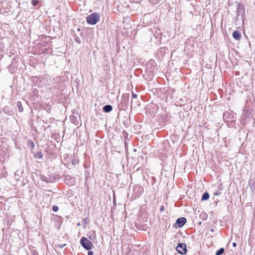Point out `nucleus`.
Here are the masks:
<instances>
[{
  "label": "nucleus",
  "instance_id": "obj_1",
  "mask_svg": "<svg viewBox=\"0 0 255 255\" xmlns=\"http://www.w3.org/2000/svg\"><path fill=\"white\" fill-rule=\"evenodd\" d=\"M100 15L98 13L94 12L86 17L87 22L91 25L96 24L100 20Z\"/></svg>",
  "mask_w": 255,
  "mask_h": 255
},
{
  "label": "nucleus",
  "instance_id": "obj_2",
  "mask_svg": "<svg viewBox=\"0 0 255 255\" xmlns=\"http://www.w3.org/2000/svg\"><path fill=\"white\" fill-rule=\"evenodd\" d=\"M129 99V94L128 93L124 94L122 97L121 102L120 103V105L121 106V108L126 110L128 106V101Z\"/></svg>",
  "mask_w": 255,
  "mask_h": 255
},
{
  "label": "nucleus",
  "instance_id": "obj_3",
  "mask_svg": "<svg viewBox=\"0 0 255 255\" xmlns=\"http://www.w3.org/2000/svg\"><path fill=\"white\" fill-rule=\"evenodd\" d=\"M11 6L7 2L0 3V13L5 15L11 11Z\"/></svg>",
  "mask_w": 255,
  "mask_h": 255
},
{
  "label": "nucleus",
  "instance_id": "obj_4",
  "mask_svg": "<svg viewBox=\"0 0 255 255\" xmlns=\"http://www.w3.org/2000/svg\"><path fill=\"white\" fill-rule=\"evenodd\" d=\"M80 242L81 246L87 250H90L93 247L92 243L84 237L81 239Z\"/></svg>",
  "mask_w": 255,
  "mask_h": 255
},
{
  "label": "nucleus",
  "instance_id": "obj_5",
  "mask_svg": "<svg viewBox=\"0 0 255 255\" xmlns=\"http://www.w3.org/2000/svg\"><path fill=\"white\" fill-rule=\"evenodd\" d=\"M236 12V18L238 19L239 17L241 15L242 18L243 19L245 12V6L241 3H238L237 7Z\"/></svg>",
  "mask_w": 255,
  "mask_h": 255
},
{
  "label": "nucleus",
  "instance_id": "obj_6",
  "mask_svg": "<svg viewBox=\"0 0 255 255\" xmlns=\"http://www.w3.org/2000/svg\"><path fill=\"white\" fill-rule=\"evenodd\" d=\"M176 250L179 253L183 255L187 252L186 245L185 244L179 243Z\"/></svg>",
  "mask_w": 255,
  "mask_h": 255
},
{
  "label": "nucleus",
  "instance_id": "obj_7",
  "mask_svg": "<svg viewBox=\"0 0 255 255\" xmlns=\"http://www.w3.org/2000/svg\"><path fill=\"white\" fill-rule=\"evenodd\" d=\"M65 182L69 186L73 185L75 183V179L70 175L65 176Z\"/></svg>",
  "mask_w": 255,
  "mask_h": 255
},
{
  "label": "nucleus",
  "instance_id": "obj_8",
  "mask_svg": "<svg viewBox=\"0 0 255 255\" xmlns=\"http://www.w3.org/2000/svg\"><path fill=\"white\" fill-rule=\"evenodd\" d=\"M186 222V219L184 217H181L177 219L176 224L178 225L179 228L183 227Z\"/></svg>",
  "mask_w": 255,
  "mask_h": 255
},
{
  "label": "nucleus",
  "instance_id": "obj_9",
  "mask_svg": "<svg viewBox=\"0 0 255 255\" xmlns=\"http://www.w3.org/2000/svg\"><path fill=\"white\" fill-rule=\"evenodd\" d=\"M137 97V94L134 93H132V99H131V105H130V107L131 108H132V107H133L134 108L139 106L140 105L139 104V102H135V104H133V99H136Z\"/></svg>",
  "mask_w": 255,
  "mask_h": 255
},
{
  "label": "nucleus",
  "instance_id": "obj_10",
  "mask_svg": "<svg viewBox=\"0 0 255 255\" xmlns=\"http://www.w3.org/2000/svg\"><path fill=\"white\" fill-rule=\"evenodd\" d=\"M233 37L236 40H240L242 37L241 33L239 31H234L233 33Z\"/></svg>",
  "mask_w": 255,
  "mask_h": 255
},
{
  "label": "nucleus",
  "instance_id": "obj_11",
  "mask_svg": "<svg viewBox=\"0 0 255 255\" xmlns=\"http://www.w3.org/2000/svg\"><path fill=\"white\" fill-rule=\"evenodd\" d=\"M227 120H229L228 121V122H229V121H234V116L232 115H230V114L227 113H224L223 114V119L225 120H227Z\"/></svg>",
  "mask_w": 255,
  "mask_h": 255
},
{
  "label": "nucleus",
  "instance_id": "obj_12",
  "mask_svg": "<svg viewBox=\"0 0 255 255\" xmlns=\"http://www.w3.org/2000/svg\"><path fill=\"white\" fill-rule=\"evenodd\" d=\"M70 120L71 123H73L75 125H78L79 122L77 116L74 115L71 116L70 117Z\"/></svg>",
  "mask_w": 255,
  "mask_h": 255
},
{
  "label": "nucleus",
  "instance_id": "obj_13",
  "mask_svg": "<svg viewBox=\"0 0 255 255\" xmlns=\"http://www.w3.org/2000/svg\"><path fill=\"white\" fill-rule=\"evenodd\" d=\"M128 133L126 130H124L122 132V137L124 138V139L125 140V141H124L125 146H126V144L127 143V140L128 139Z\"/></svg>",
  "mask_w": 255,
  "mask_h": 255
},
{
  "label": "nucleus",
  "instance_id": "obj_14",
  "mask_svg": "<svg viewBox=\"0 0 255 255\" xmlns=\"http://www.w3.org/2000/svg\"><path fill=\"white\" fill-rule=\"evenodd\" d=\"M103 109V111L105 112H106V113H109V112H110L111 111H112L113 107L110 105H107L104 106Z\"/></svg>",
  "mask_w": 255,
  "mask_h": 255
},
{
  "label": "nucleus",
  "instance_id": "obj_15",
  "mask_svg": "<svg viewBox=\"0 0 255 255\" xmlns=\"http://www.w3.org/2000/svg\"><path fill=\"white\" fill-rule=\"evenodd\" d=\"M250 114V111L249 110H246L244 111L242 116L243 120H246L247 119H248L249 118Z\"/></svg>",
  "mask_w": 255,
  "mask_h": 255
},
{
  "label": "nucleus",
  "instance_id": "obj_16",
  "mask_svg": "<svg viewBox=\"0 0 255 255\" xmlns=\"http://www.w3.org/2000/svg\"><path fill=\"white\" fill-rule=\"evenodd\" d=\"M27 146L32 151L35 147V144L33 141L29 140L27 141Z\"/></svg>",
  "mask_w": 255,
  "mask_h": 255
},
{
  "label": "nucleus",
  "instance_id": "obj_17",
  "mask_svg": "<svg viewBox=\"0 0 255 255\" xmlns=\"http://www.w3.org/2000/svg\"><path fill=\"white\" fill-rule=\"evenodd\" d=\"M2 111L5 114L8 115H11V111L10 109L7 106H5L3 109H2Z\"/></svg>",
  "mask_w": 255,
  "mask_h": 255
},
{
  "label": "nucleus",
  "instance_id": "obj_18",
  "mask_svg": "<svg viewBox=\"0 0 255 255\" xmlns=\"http://www.w3.org/2000/svg\"><path fill=\"white\" fill-rule=\"evenodd\" d=\"M43 157V154L41 151H38L34 153V158L40 159Z\"/></svg>",
  "mask_w": 255,
  "mask_h": 255
},
{
  "label": "nucleus",
  "instance_id": "obj_19",
  "mask_svg": "<svg viewBox=\"0 0 255 255\" xmlns=\"http://www.w3.org/2000/svg\"><path fill=\"white\" fill-rule=\"evenodd\" d=\"M209 198V194L208 192H206L203 194L202 198H201V200L202 201H205V200H208Z\"/></svg>",
  "mask_w": 255,
  "mask_h": 255
},
{
  "label": "nucleus",
  "instance_id": "obj_20",
  "mask_svg": "<svg viewBox=\"0 0 255 255\" xmlns=\"http://www.w3.org/2000/svg\"><path fill=\"white\" fill-rule=\"evenodd\" d=\"M30 255H38V253L33 247L30 248Z\"/></svg>",
  "mask_w": 255,
  "mask_h": 255
},
{
  "label": "nucleus",
  "instance_id": "obj_21",
  "mask_svg": "<svg viewBox=\"0 0 255 255\" xmlns=\"http://www.w3.org/2000/svg\"><path fill=\"white\" fill-rule=\"evenodd\" d=\"M16 106L18 109V110L20 112H22L23 110V107L22 106V104L20 102H18L16 103Z\"/></svg>",
  "mask_w": 255,
  "mask_h": 255
},
{
  "label": "nucleus",
  "instance_id": "obj_22",
  "mask_svg": "<svg viewBox=\"0 0 255 255\" xmlns=\"http://www.w3.org/2000/svg\"><path fill=\"white\" fill-rule=\"evenodd\" d=\"M224 249L223 248H221L216 252V255H221L224 253Z\"/></svg>",
  "mask_w": 255,
  "mask_h": 255
},
{
  "label": "nucleus",
  "instance_id": "obj_23",
  "mask_svg": "<svg viewBox=\"0 0 255 255\" xmlns=\"http://www.w3.org/2000/svg\"><path fill=\"white\" fill-rule=\"evenodd\" d=\"M82 224L84 226V228H86L87 225L88 224V221L87 220V218H86V219H83L82 220Z\"/></svg>",
  "mask_w": 255,
  "mask_h": 255
},
{
  "label": "nucleus",
  "instance_id": "obj_24",
  "mask_svg": "<svg viewBox=\"0 0 255 255\" xmlns=\"http://www.w3.org/2000/svg\"><path fill=\"white\" fill-rule=\"evenodd\" d=\"M152 4H156L159 3L161 0H148Z\"/></svg>",
  "mask_w": 255,
  "mask_h": 255
},
{
  "label": "nucleus",
  "instance_id": "obj_25",
  "mask_svg": "<svg viewBox=\"0 0 255 255\" xmlns=\"http://www.w3.org/2000/svg\"><path fill=\"white\" fill-rule=\"evenodd\" d=\"M136 189H138V191L139 192V195H140L143 191V188L140 186L136 187L134 188V191H135Z\"/></svg>",
  "mask_w": 255,
  "mask_h": 255
},
{
  "label": "nucleus",
  "instance_id": "obj_26",
  "mask_svg": "<svg viewBox=\"0 0 255 255\" xmlns=\"http://www.w3.org/2000/svg\"><path fill=\"white\" fill-rule=\"evenodd\" d=\"M41 179L43 181H44L47 183L51 182L50 181H49V178L45 177L44 176H42L41 177Z\"/></svg>",
  "mask_w": 255,
  "mask_h": 255
},
{
  "label": "nucleus",
  "instance_id": "obj_27",
  "mask_svg": "<svg viewBox=\"0 0 255 255\" xmlns=\"http://www.w3.org/2000/svg\"><path fill=\"white\" fill-rule=\"evenodd\" d=\"M38 3H39V0H31V4L33 6L37 5Z\"/></svg>",
  "mask_w": 255,
  "mask_h": 255
},
{
  "label": "nucleus",
  "instance_id": "obj_28",
  "mask_svg": "<svg viewBox=\"0 0 255 255\" xmlns=\"http://www.w3.org/2000/svg\"><path fill=\"white\" fill-rule=\"evenodd\" d=\"M75 41L78 43V44H81V39L78 37V36H76L75 38Z\"/></svg>",
  "mask_w": 255,
  "mask_h": 255
},
{
  "label": "nucleus",
  "instance_id": "obj_29",
  "mask_svg": "<svg viewBox=\"0 0 255 255\" xmlns=\"http://www.w3.org/2000/svg\"><path fill=\"white\" fill-rule=\"evenodd\" d=\"M66 246V244H57V245L55 246V247L62 249L65 247Z\"/></svg>",
  "mask_w": 255,
  "mask_h": 255
},
{
  "label": "nucleus",
  "instance_id": "obj_30",
  "mask_svg": "<svg viewBox=\"0 0 255 255\" xmlns=\"http://www.w3.org/2000/svg\"><path fill=\"white\" fill-rule=\"evenodd\" d=\"M58 209L59 208L57 206L54 205L52 207V210L55 212H57Z\"/></svg>",
  "mask_w": 255,
  "mask_h": 255
},
{
  "label": "nucleus",
  "instance_id": "obj_31",
  "mask_svg": "<svg viewBox=\"0 0 255 255\" xmlns=\"http://www.w3.org/2000/svg\"><path fill=\"white\" fill-rule=\"evenodd\" d=\"M221 194V192L218 191V192H215L214 193V196H218V195H220Z\"/></svg>",
  "mask_w": 255,
  "mask_h": 255
},
{
  "label": "nucleus",
  "instance_id": "obj_32",
  "mask_svg": "<svg viewBox=\"0 0 255 255\" xmlns=\"http://www.w3.org/2000/svg\"><path fill=\"white\" fill-rule=\"evenodd\" d=\"M160 212H163L165 210V208L163 206H161L160 207Z\"/></svg>",
  "mask_w": 255,
  "mask_h": 255
},
{
  "label": "nucleus",
  "instance_id": "obj_33",
  "mask_svg": "<svg viewBox=\"0 0 255 255\" xmlns=\"http://www.w3.org/2000/svg\"><path fill=\"white\" fill-rule=\"evenodd\" d=\"M88 255H93V252L92 251L88 250Z\"/></svg>",
  "mask_w": 255,
  "mask_h": 255
},
{
  "label": "nucleus",
  "instance_id": "obj_34",
  "mask_svg": "<svg viewBox=\"0 0 255 255\" xmlns=\"http://www.w3.org/2000/svg\"><path fill=\"white\" fill-rule=\"evenodd\" d=\"M232 245L233 247H236L237 246V244L235 242H234Z\"/></svg>",
  "mask_w": 255,
  "mask_h": 255
},
{
  "label": "nucleus",
  "instance_id": "obj_35",
  "mask_svg": "<svg viewBox=\"0 0 255 255\" xmlns=\"http://www.w3.org/2000/svg\"><path fill=\"white\" fill-rule=\"evenodd\" d=\"M77 225L78 226H80L81 225L80 223L78 222V223H77Z\"/></svg>",
  "mask_w": 255,
  "mask_h": 255
},
{
  "label": "nucleus",
  "instance_id": "obj_36",
  "mask_svg": "<svg viewBox=\"0 0 255 255\" xmlns=\"http://www.w3.org/2000/svg\"><path fill=\"white\" fill-rule=\"evenodd\" d=\"M73 164H76V161L73 160Z\"/></svg>",
  "mask_w": 255,
  "mask_h": 255
},
{
  "label": "nucleus",
  "instance_id": "obj_37",
  "mask_svg": "<svg viewBox=\"0 0 255 255\" xmlns=\"http://www.w3.org/2000/svg\"><path fill=\"white\" fill-rule=\"evenodd\" d=\"M140 229L141 230H144V229L143 228H141Z\"/></svg>",
  "mask_w": 255,
  "mask_h": 255
},
{
  "label": "nucleus",
  "instance_id": "obj_38",
  "mask_svg": "<svg viewBox=\"0 0 255 255\" xmlns=\"http://www.w3.org/2000/svg\"><path fill=\"white\" fill-rule=\"evenodd\" d=\"M136 102V101H133V104H135V102Z\"/></svg>",
  "mask_w": 255,
  "mask_h": 255
},
{
  "label": "nucleus",
  "instance_id": "obj_39",
  "mask_svg": "<svg viewBox=\"0 0 255 255\" xmlns=\"http://www.w3.org/2000/svg\"><path fill=\"white\" fill-rule=\"evenodd\" d=\"M211 231L213 232V231H214V230L212 229L211 230Z\"/></svg>",
  "mask_w": 255,
  "mask_h": 255
}]
</instances>
